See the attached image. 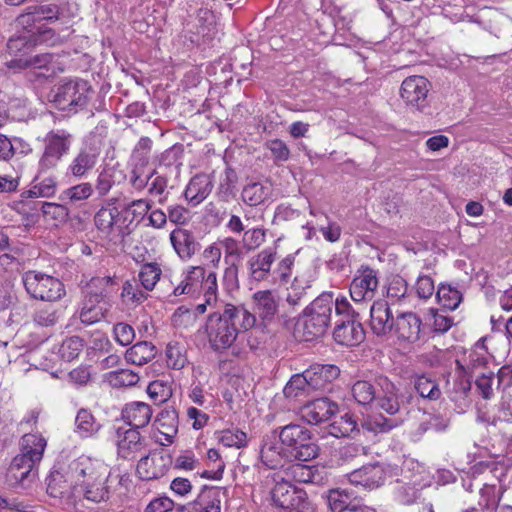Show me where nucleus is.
<instances>
[{
  "mask_svg": "<svg viewBox=\"0 0 512 512\" xmlns=\"http://www.w3.org/2000/svg\"><path fill=\"white\" fill-rule=\"evenodd\" d=\"M399 389L386 376L378 375L373 380H358L351 388L355 401L362 406H376L391 416L400 411Z\"/></svg>",
  "mask_w": 512,
  "mask_h": 512,
  "instance_id": "1",
  "label": "nucleus"
},
{
  "mask_svg": "<svg viewBox=\"0 0 512 512\" xmlns=\"http://www.w3.org/2000/svg\"><path fill=\"white\" fill-rule=\"evenodd\" d=\"M340 299H334L331 292H324L304 308L300 315V326L305 341H313L326 334L333 312L337 317V303H340Z\"/></svg>",
  "mask_w": 512,
  "mask_h": 512,
  "instance_id": "2",
  "label": "nucleus"
},
{
  "mask_svg": "<svg viewBox=\"0 0 512 512\" xmlns=\"http://www.w3.org/2000/svg\"><path fill=\"white\" fill-rule=\"evenodd\" d=\"M274 484L270 490L272 505L279 512H314L305 490L293 485L277 472L267 476Z\"/></svg>",
  "mask_w": 512,
  "mask_h": 512,
  "instance_id": "3",
  "label": "nucleus"
},
{
  "mask_svg": "<svg viewBox=\"0 0 512 512\" xmlns=\"http://www.w3.org/2000/svg\"><path fill=\"white\" fill-rule=\"evenodd\" d=\"M112 282V278L109 276L93 277L89 281L83 291L84 298L79 311V319L83 324L91 325L105 317L108 311L106 298Z\"/></svg>",
  "mask_w": 512,
  "mask_h": 512,
  "instance_id": "4",
  "label": "nucleus"
},
{
  "mask_svg": "<svg viewBox=\"0 0 512 512\" xmlns=\"http://www.w3.org/2000/svg\"><path fill=\"white\" fill-rule=\"evenodd\" d=\"M334 324L332 336L337 344L353 347L364 341L365 330L359 320V313L353 309L345 297L337 303V317Z\"/></svg>",
  "mask_w": 512,
  "mask_h": 512,
  "instance_id": "5",
  "label": "nucleus"
},
{
  "mask_svg": "<svg viewBox=\"0 0 512 512\" xmlns=\"http://www.w3.org/2000/svg\"><path fill=\"white\" fill-rule=\"evenodd\" d=\"M278 434L282 446L294 459L307 462L319 455V446L307 427L290 423L281 427Z\"/></svg>",
  "mask_w": 512,
  "mask_h": 512,
  "instance_id": "6",
  "label": "nucleus"
},
{
  "mask_svg": "<svg viewBox=\"0 0 512 512\" xmlns=\"http://www.w3.org/2000/svg\"><path fill=\"white\" fill-rule=\"evenodd\" d=\"M93 93L92 86L86 80L62 81L56 88L53 102L62 111L76 113L86 107Z\"/></svg>",
  "mask_w": 512,
  "mask_h": 512,
  "instance_id": "7",
  "label": "nucleus"
},
{
  "mask_svg": "<svg viewBox=\"0 0 512 512\" xmlns=\"http://www.w3.org/2000/svg\"><path fill=\"white\" fill-rule=\"evenodd\" d=\"M22 282L27 293L41 301H57L65 295L64 284L56 277L35 270L26 271Z\"/></svg>",
  "mask_w": 512,
  "mask_h": 512,
  "instance_id": "8",
  "label": "nucleus"
},
{
  "mask_svg": "<svg viewBox=\"0 0 512 512\" xmlns=\"http://www.w3.org/2000/svg\"><path fill=\"white\" fill-rule=\"evenodd\" d=\"M73 136L65 129L50 130L43 138V153L39 159V170L54 169L70 151Z\"/></svg>",
  "mask_w": 512,
  "mask_h": 512,
  "instance_id": "9",
  "label": "nucleus"
},
{
  "mask_svg": "<svg viewBox=\"0 0 512 512\" xmlns=\"http://www.w3.org/2000/svg\"><path fill=\"white\" fill-rule=\"evenodd\" d=\"M205 333L209 347L217 353L226 351L237 339V330L232 323L224 320L220 313H212L208 316Z\"/></svg>",
  "mask_w": 512,
  "mask_h": 512,
  "instance_id": "10",
  "label": "nucleus"
},
{
  "mask_svg": "<svg viewBox=\"0 0 512 512\" xmlns=\"http://www.w3.org/2000/svg\"><path fill=\"white\" fill-rule=\"evenodd\" d=\"M107 472L109 471L104 463L90 457L81 456L72 460L68 465V478L72 484L73 493L85 486L87 482L98 480Z\"/></svg>",
  "mask_w": 512,
  "mask_h": 512,
  "instance_id": "11",
  "label": "nucleus"
},
{
  "mask_svg": "<svg viewBox=\"0 0 512 512\" xmlns=\"http://www.w3.org/2000/svg\"><path fill=\"white\" fill-rule=\"evenodd\" d=\"M431 89L430 81L420 75L405 78L400 87V96L406 105L424 112L430 107L428 94Z\"/></svg>",
  "mask_w": 512,
  "mask_h": 512,
  "instance_id": "12",
  "label": "nucleus"
},
{
  "mask_svg": "<svg viewBox=\"0 0 512 512\" xmlns=\"http://www.w3.org/2000/svg\"><path fill=\"white\" fill-rule=\"evenodd\" d=\"M172 464V457L164 450L152 451L140 458L136 473L141 480L150 481L163 477Z\"/></svg>",
  "mask_w": 512,
  "mask_h": 512,
  "instance_id": "13",
  "label": "nucleus"
},
{
  "mask_svg": "<svg viewBox=\"0 0 512 512\" xmlns=\"http://www.w3.org/2000/svg\"><path fill=\"white\" fill-rule=\"evenodd\" d=\"M377 271L369 266H361L351 284L350 296L354 302H362L372 300L378 288V275Z\"/></svg>",
  "mask_w": 512,
  "mask_h": 512,
  "instance_id": "14",
  "label": "nucleus"
},
{
  "mask_svg": "<svg viewBox=\"0 0 512 512\" xmlns=\"http://www.w3.org/2000/svg\"><path fill=\"white\" fill-rule=\"evenodd\" d=\"M38 477V466L15 456L5 473V482L11 488L29 487Z\"/></svg>",
  "mask_w": 512,
  "mask_h": 512,
  "instance_id": "15",
  "label": "nucleus"
},
{
  "mask_svg": "<svg viewBox=\"0 0 512 512\" xmlns=\"http://www.w3.org/2000/svg\"><path fill=\"white\" fill-rule=\"evenodd\" d=\"M117 455L126 461L135 460L145 449V440L136 429L118 428Z\"/></svg>",
  "mask_w": 512,
  "mask_h": 512,
  "instance_id": "16",
  "label": "nucleus"
},
{
  "mask_svg": "<svg viewBox=\"0 0 512 512\" xmlns=\"http://www.w3.org/2000/svg\"><path fill=\"white\" fill-rule=\"evenodd\" d=\"M253 313L265 325L274 321L279 312V298L272 290H260L252 295Z\"/></svg>",
  "mask_w": 512,
  "mask_h": 512,
  "instance_id": "17",
  "label": "nucleus"
},
{
  "mask_svg": "<svg viewBox=\"0 0 512 512\" xmlns=\"http://www.w3.org/2000/svg\"><path fill=\"white\" fill-rule=\"evenodd\" d=\"M326 500L332 512H375L344 489H330L326 494Z\"/></svg>",
  "mask_w": 512,
  "mask_h": 512,
  "instance_id": "18",
  "label": "nucleus"
},
{
  "mask_svg": "<svg viewBox=\"0 0 512 512\" xmlns=\"http://www.w3.org/2000/svg\"><path fill=\"white\" fill-rule=\"evenodd\" d=\"M340 375V369L332 364H313L306 369V377L313 392H324Z\"/></svg>",
  "mask_w": 512,
  "mask_h": 512,
  "instance_id": "19",
  "label": "nucleus"
},
{
  "mask_svg": "<svg viewBox=\"0 0 512 512\" xmlns=\"http://www.w3.org/2000/svg\"><path fill=\"white\" fill-rule=\"evenodd\" d=\"M395 320L390 306L385 300L375 301L370 308V327L374 334L382 336L390 333Z\"/></svg>",
  "mask_w": 512,
  "mask_h": 512,
  "instance_id": "20",
  "label": "nucleus"
},
{
  "mask_svg": "<svg viewBox=\"0 0 512 512\" xmlns=\"http://www.w3.org/2000/svg\"><path fill=\"white\" fill-rule=\"evenodd\" d=\"M339 411L336 402L327 397L312 400L303 407V417L311 424H319L329 420Z\"/></svg>",
  "mask_w": 512,
  "mask_h": 512,
  "instance_id": "21",
  "label": "nucleus"
},
{
  "mask_svg": "<svg viewBox=\"0 0 512 512\" xmlns=\"http://www.w3.org/2000/svg\"><path fill=\"white\" fill-rule=\"evenodd\" d=\"M120 211L118 208H101L94 216V222L97 229L106 234L111 235L114 231H117V236L122 240L131 233L129 225L121 226L117 225L119 221Z\"/></svg>",
  "mask_w": 512,
  "mask_h": 512,
  "instance_id": "22",
  "label": "nucleus"
},
{
  "mask_svg": "<svg viewBox=\"0 0 512 512\" xmlns=\"http://www.w3.org/2000/svg\"><path fill=\"white\" fill-rule=\"evenodd\" d=\"M170 241L176 254L184 261L191 259L201 248L193 232L184 228L174 229L170 233Z\"/></svg>",
  "mask_w": 512,
  "mask_h": 512,
  "instance_id": "23",
  "label": "nucleus"
},
{
  "mask_svg": "<svg viewBox=\"0 0 512 512\" xmlns=\"http://www.w3.org/2000/svg\"><path fill=\"white\" fill-rule=\"evenodd\" d=\"M20 453L16 456L39 466L47 445L46 439L37 433L24 434L19 442Z\"/></svg>",
  "mask_w": 512,
  "mask_h": 512,
  "instance_id": "24",
  "label": "nucleus"
},
{
  "mask_svg": "<svg viewBox=\"0 0 512 512\" xmlns=\"http://www.w3.org/2000/svg\"><path fill=\"white\" fill-rule=\"evenodd\" d=\"M422 321L421 318L413 312H405L395 319V333L401 340L414 343L420 339Z\"/></svg>",
  "mask_w": 512,
  "mask_h": 512,
  "instance_id": "25",
  "label": "nucleus"
},
{
  "mask_svg": "<svg viewBox=\"0 0 512 512\" xmlns=\"http://www.w3.org/2000/svg\"><path fill=\"white\" fill-rule=\"evenodd\" d=\"M220 315L232 323L234 328L237 330V335L240 331H248L253 328L256 324V316L252 314L243 304L233 305L226 304L224 310Z\"/></svg>",
  "mask_w": 512,
  "mask_h": 512,
  "instance_id": "26",
  "label": "nucleus"
},
{
  "mask_svg": "<svg viewBox=\"0 0 512 512\" xmlns=\"http://www.w3.org/2000/svg\"><path fill=\"white\" fill-rule=\"evenodd\" d=\"M110 472L102 475L98 480H93L90 483L87 482L85 486L74 492L76 495H80L84 500L99 504L107 502L111 496V490L109 486Z\"/></svg>",
  "mask_w": 512,
  "mask_h": 512,
  "instance_id": "27",
  "label": "nucleus"
},
{
  "mask_svg": "<svg viewBox=\"0 0 512 512\" xmlns=\"http://www.w3.org/2000/svg\"><path fill=\"white\" fill-rule=\"evenodd\" d=\"M349 479L351 483L373 489L384 483L385 471L378 463L368 464L352 471L349 475Z\"/></svg>",
  "mask_w": 512,
  "mask_h": 512,
  "instance_id": "28",
  "label": "nucleus"
},
{
  "mask_svg": "<svg viewBox=\"0 0 512 512\" xmlns=\"http://www.w3.org/2000/svg\"><path fill=\"white\" fill-rule=\"evenodd\" d=\"M275 258L276 252L272 249H264L252 256L247 262L251 279L257 282L267 280Z\"/></svg>",
  "mask_w": 512,
  "mask_h": 512,
  "instance_id": "29",
  "label": "nucleus"
},
{
  "mask_svg": "<svg viewBox=\"0 0 512 512\" xmlns=\"http://www.w3.org/2000/svg\"><path fill=\"white\" fill-rule=\"evenodd\" d=\"M99 150L92 146L83 145L69 165L70 173L75 177H82L92 170L98 160Z\"/></svg>",
  "mask_w": 512,
  "mask_h": 512,
  "instance_id": "30",
  "label": "nucleus"
},
{
  "mask_svg": "<svg viewBox=\"0 0 512 512\" xmlns=\"http://www.w3.org/2000/svg\"><path fill=\"white\" fill-rule=\"evenodd\" d=\"M212 188L213 182L210 175L204 173L196 174L188 183L184 196L189 203L195 206L208 197Z\"/></svg>",
  "mask_w": 512,
  "mask_h": 512,
  "instance_id": "31",
  "label": "nucleus"
},
{
  "mask_svg": "<svg viewBox=\"0 0 512 512\" xmlns=\"http://www.w3.org/2000/svg\"><path fill=\"white\" fill-rule=\"evenodd\" d=\"M61 8L57 4L35 5L27 8L26 13L19 16V21L25 25H31L45 20L55 22L60 18Z\"/></svg>",
  "mask_w": 512,
  "mask_h": 512,
  "instance_id": "32",
  "label": "nucleus"
},
{
  "mask_svg": "<svg viewBox=\"0 0 512 512\" xmlns=\"http://www.w3.org/2000/svg\"><path fill=\"white\" fill-rule=\"evenodd\" d=\"M151 407L144 402H132L126 404L122 410V418L131 427L136 429L145 427L152 417Z\"/></svg>",
  "mask_w": 512,
  "mask_h": 512,
  "instance_id": "33",
  "label": "nucleus"
},
{
  "mask_svg": "<svg viewBox=\"0 0 512 512\" xmlns=\"http://www.w3.org/2000/svg\"><path fill=\"white\" fill-rule=\"evenodd\" d=\"M221 491L220 487L203 485L194 499L198 512H221Z\"/></svg>",
  "mask_w": 512,
  "mask_h": 512,
  "instance_id": "34",
  "label": "nucleus"
},
{
  "mask_svg": "<svg viewBox=\"0 0 512 512\" xmlns=\"http://www.w3.org/2000/svg\"><path fill=\"white\" fill-rule=\"evenodd\" d=\"M178 413L172 406L164 407L153 423L155 428L166 438H173L178 430Z\"/></svg>",
  "mask_w": 512,
  "mask_h": 512,
  "instance_id": "35",
  "label": "nucleus"
},
{
  "mask_svg": "<svg viewBox=\"0 0 512 512\" xmlns=\"http://www.w3.org/2000/svg\"><path fill=\"white\" fill-rule=\"evenodd\" d=\"M414 388L420 397L429 401H437L442 396L439 383L431 375L422 374L414 378Z\"/></svg>",
  "mask_w": 512,
  "mask_h": 512,
  "instance_id": "36",
  "label": "nucleus"
},
{
  "mask_svg": "<svg viewBox=\"0 0 512 512\" xmlns=\"http://www.w3.org/2000/svg\"><path fill=\"white\" fill-rule=\"evenodd\" d=\"M155 355L156 347L151 342L141 341L125 352V359L128 363L141 366L151 361Z\"/></svg>",
  "mask_w": 512,
  "mask_h": 512,
  "instance_id": "37",
  "label": "nucleus"
},
{
  "mask_svg": "<svg viewBox=\"0 0 512 512\" xmlns=\"http://www.w3.org/2000/svg\"><path fill=\"white\" fill-rule=\"evenodd\" d=\"M75 426V431L82 438L95 435L101 428L100 422L94 417L90 410L85 408L78 411L75 418Z\"/></svg>",
  "mask_w": 512,
  "mask_h": 512,
  "instance_id": "38",
  "label": "nucleus"
},
{
  "mask_svg": "<svg viewBox=\"0 0 512 512\" xmlns=\"http://www.w3.org/2000/svg\"><path fill=\"white\" fill-rule=\"evenodd\" d=\"M403 423L401 417H385L381 414L370 417L361 423L364 430L373 433H388Z\"/></svg>",
  "mask_w": 512,
  "mask_h": 512,
  "instance_id": "39",
  "label": "nucleus"
},
{
  "mask_svg": "<svg viewBox=\"0 0 512 512\" xmlns=\"http://www.w3.org/2000/svg\"><path fill=\"white\" fill-rule=\"evenodd\" d=\"M284 396L290 399H296L302 396H310L312 390L306 377V370L301 374L293 375L283 389Z\"/></svg>",
  "mask_w": 512,
  "mask_h": 512,
  "instance_id": "40",
  "label": "nucleus"
},
{
  "mask_svg": "<svg viewBox=\"0 0 512 512\" xmlns=\"http://www.w3.org/2000/svg\"><path fill=\"white\" fill-rule=\"evenodd\" d=\"M46 483L47 493L53 498H62L69 489H72L68 470L65 473L53 470L46 478Z\"/></svg>",
  "mask_w": 512,
  "mask_h": 512,
  "instance_id": "41",
  "label": "nucleus"
},
{
  "mask_svg": "<svg viewBox=\"0 0 512 512\" xmlns=\"http://www.w3.org/2000/svg\"><path fill=\"white\" fill-rule=\"evenodd\" d=\"M271 189L259 182L247 184L241 193L242 200L249 206L262 204L270 195Z\"/></svg>",
  "mask_w": 512,
  "mask_h": 512,
  "instance_id": "42",
  "label": "nucleus"
},
{
  "mask_svg": "<svg viewBox=\"0 0 512 512\" xmlns=\"http://www.w3.org/2000/svg\"><path fill=\"white\" fill-rule=\"evenodd\" d=\"M32 204V206L30 203L23 204V208L27 207L32 210L37 209V206L40 205L44 217L57 222H65L68 219L69 210L65 205L52 202H33Z\"/></svg>",
  "mask_w": 512,
  "mask_h": 512,
  "instance_id": "43",
  "label": "nucleus"
},
{
  "mask_svg": "<svg viewBox=\"0 0 512 512\" xmlns=\"http://www.w3.org/2000/svg\"><path fill=\"white\" fill-rule=\"evenodd\" d=\"M358 424L353 414L347 412L330 425V434L339 437H349L358 432Z\"/></svg>",
  "mask_w": 512,
  "mask_h": 512,
  "instance_id": "44",
  "label": "nucleus"
},
{
  "mask_svg": "<svg viewBox=\"0 0 512 512\" xmlns=\"http://www.w3.org/2000/svg\"><path fill=\"white\" fill-rule=\"evenodd\" d=\"M438 302L448 310H455L461 303L462 293L449 284H441L436 292Z\"/></svg>",
  "mask_w": 512,
  "mask_h": 512,
  "instance_id": "45",
  "label": "nucleus"
},
{
  "mask_svg": "<svg viewBox=\"0 0 512 512\" xmlns=\"http://www.w3.org/2000/svg\"><path fill=\"white\" fill-rule=\"evenodd\" d=\"M166 363L168 367L180 370L185 367L188 362L186 349L179 342H170L165 350Z\"/></svg>",
  "mask_w": 512,
  "mask_h": 512,
  "instance_id": "46",
  "label": "nucleus"
},
{
  "mask_svg": "<svg viewBox=\"0 0 512 512\" xmlns=\"http://www.w3.org/2000/svg\"><path fill=\"white\" fill-rule=\"evenodd\" d=\"M108 383L115 388L131 387L138 383L139 376L132 370L120 369L106 375Z\"/></svg>",
  "mask_w": 512,
  "mask_h": 512,
  "instance_id": "47",
  "label": "nucleus"
},
{
  "mask_svg": "<svg viewBox=\"0 0 512 512\" xmlns=\"http://www.w3.org/2000/svg\"><path fill=\"white\" fill-rule=\"evenodd\" d=\"M161 274V268L157 263H146L141 266L138 277L143 288L151 291L160 280Z\"/></svg>",
  "mask_w": 512,
  "mask_h": 512,
  "instance_id": "48",
  "label": "nucleus"
},
{
  "mask_svg": "<svg viewBox=\"0 0 512 512\" xmlns=\"http://www.w3.org/2000/svg\"><path fill=\"white\" fill-rule=\"evenodd\" d=\"M83 348L84 340L79 336H72L62 342L59 354L63 360L70 362L79 356Z\"/></svg>",
  "mask_w": 512,
  "mask_h": 512,
  "instance_id": "49",
  "label": "nucleus"
},
{
  "mask_svg": "<svg viewBox=\"0 0 512 512\" xmlns=\"http://www.w3.org/2000/svg\"><path fill=\"white\" fill-rule=\"evenodd\" d=\"M262 463L269 469H277L283 466V458L279 447L275 444H263L260 450Z\"/></svg>",
  "mask_w": 512,
  "mask_h": 512,
  "instance_id": "50",
  "label": "nucleus"
},
{
  "mask_svg": "<svg viewBox=\"0 0 512 512\" xmlns=\"http://www.w3.org/2000/svg\"><path fill=\"white\" fill-rule=\"evenodd\" d=\"M449 420L441 414H424L420 421L417 432L422 435L428 431H443L448 427Z\"/></svg>",
  "mask_w": 512,
  "mask_h": 512,
  "instance_id": "51",
  "label": "nucleus"
},
{
  "mask_svg": "<svg viewBox=\"0 0 512 512\" xmlns=\"http://www.w3.org/2000/svg\"><path fill=\"white\" fill-rule=\"evenodd\" d=\"M184 145L177 143L166 149L159 157L160 166L175 167L177 170L182 166Z\"/></svg>",
  "mask_w": 512,
  "mask_h": 512,
  "instance_id": "52",
  "label": "nucleus"
},
{
  "mask_svg": "<svg viewBox=\"0 0 512 512\" xmlns=\"http://www.w3.org/2000/svg\"><path fill=\"white\" fill-rule=\"evenodd\" d=\"M60 318V311L52 305L41 307L33 314V321L42 327L55 326Z\"/></svg>",
  "mask_w": 512,
  "mask_h": 512,
  "instance_id": "53",
  "label": "nucleus"
},
{
  "mask_svg": "<svg viewBox=\"0 0 512 512\" xmlns=\"http://www.w3.org/2000/svg\"><path fill=\"white\" fill-rule=\"evenodd\" d=\"M289 473L292 475L294 481L299 483H316L319 474L313 466L303 464H293L288 468Z\"/></svg>",
  "mask_w": 512,
  "mask_h": 512,
  "instance_id": "54",
  "label": "nucleus"
},
{
  "mask_svg": "<svg viewBox=\"0 0 512 512\" xmlns=\"http://www.w3.org/2000/svg\"><path fill=\"white\" fill-rule=\"evenodd\" d=\"M53 59H54L53 54L42 53V54H37V55L31 56L24 60L19 59V60L11 61V64L9 65V67H15L17 65L19 68L33 67V68H37V69H47L48 70V66H49V64L52 63Z\"/></svg>",
  "mask_w": 512,
  "mask_h": 512,
  "instance_id": "55",
  "label": "nucleus"
},
{
  "mask_svg": "<svg viewBox=\"0 0 512 512\" xmlns=\"http://www.w3.org/2000/svg\"><path fill=\"white\" fill-rule=\"evenodd\" d=\"M206 276V270L201 266H192L184 280L182 281L187 287V291L191 296L200 293L201 284Z\"/></svg>",
  "mask_w": 512,
  "mask_h": 512,
  "instance_id": "56",
  "label": "nucleus"
},
{
  "mask_svg": "<svg viewBox=\"0 0 512 512\" xmlns=\"http://www.w3.org/2000/svg\"><path fill=\"white\" fill-rule=\"evenodd\" d=\"M219 441L226 447L242 448L247 445V435L238 428L225 429L220 432Z\"/></svg>",
  "mask_w": 512,
  "mask_h": 512,
  "instance_id": "57",
  "label": "nucleus"
},
{
  "mask_svg": "<svg viewBox=\"0 0 512 512\" xmlns=\"http://www.w3.org/2000/svg\"><path fill=\"white\" fill-rule=\"evenodd\" d=\"M217 289V275L211 271L206 274L200 288V293H203L206 304H209V306L217 302Z\"/></svg>",
  "mask_w": 512,
  "mask_h": 512,
  "instance_id": "58",
  "label": "nucleus"
},
{
  "mask_svg": "<svg viewBox=\"0 0 512 512\" xmlns=\"http://www.w3.org/2000/svg\"><path fill=\"white\" fill-rule=\"evenodd\" d=\"M147 393L155 404L165 403L172 395L170 386L161 381L151 382L147 387Z\"/></svg>",
  "mask_w": 512,
  "mask_h": 512,
  "instance_id": "59",
  "label": "nucleus"
},
{
  "mask_svg": "<svg viewBox=\"0 0 512 512\" xmlns=\"http://www.w3.org/2000/svg\"><path fill=\"white\" fill-rule=\"evenodd\" d=\"M266 230L262 228H253L244 232L242 238L243 247L247 251H252L261 246L265 241Z\"/></svg>",
  "mask_w": 512,
  "mask_h": 512,
  "instance_id": "60",
  "label": "nucleus"
},
{
  "mask_svg": "<svg viewBox=\"0 0 512 512\" xmlns=\"http://www.w3.org/2000/svg\"><path fill=\"white\" fill-rule=\"evenodd\" d=\"M503 491L497 489L495 485L485 484L480 490L481 499L486 509L495 510L500 502Z\"/></svg>",
  "mask_w": 512,
  "mask_h": 512,
  "instance_id": "61",
  "label": "nucleus"
},
{
  "mask_svg": "<svg viewBox=\"0 0 512 512\" xmlns=\"http://www.w3.org/2000/svg\"><path fill=\"white\" fill-rule=\"evenodd\" d=\"M33 45L45 44L55 46L62 43V39L52 28L41 27L36 33L32 34Z\"/></svg>",
  "mask_w": 512,
  "mask_h": 512,
  "instance_id": "62",
  "label": "nucleus"
},
{
  "mask_svg": "<svg viewBox=\"0 0 512 512\" xmlns=\"http://www.w3.org/2000/svg\"><path fill=\"white\" fill-rule=\"evenodd\" d=\"M221 246L225 252V261L229 263V258H232V261H239L243 257V250L240 247V242L232 237H226L220 241Z\"/></svg>",
  "mask_w": 512,
  "mask_h": 512,
  "instance_id": "63",
  "label": "nucleus"
},
{
  "mask_svg": "<svg viewBox=\"0 0 512 512\" xmlns=\"http://www.w3.org/2000/svg\"><path fill=\"white\" fill-rule=\"evenodd\" d=\"M113 333L115 340L122 346H127L131 344L135 337L133 327L124 322L115 324L113 328Z\"/></svg>",
  "mask_w": 512,
  "mask_h": 512,
  "instance_id": "64",
  "label": "nucleus"
}]
</instances>
